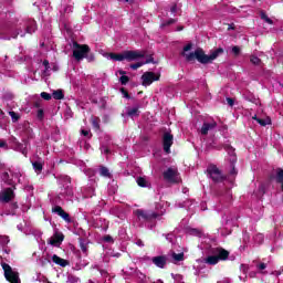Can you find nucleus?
<instances>
[{
	"instance_id": "6e6d98bb",
	"label": "nucleus",
	"mask_w": 283,
	"mask_h": 283,
	"mask_svg": "<svg viewBox=\"0 0 283 283\" xmlns=\"http://www.w3.org/2000/svg\"><path fill=\"white\" fill-rule=\"evenodd\" d=\"M191 231H192V233H195L196 235H200V230H198V229H192Z\"/></svg>"
},
{
	"instance_id": "6e6552de",
	"label": "nucleus",
	"mask_w": 283,
	"mask_h": 283,
	"mask_svg": "<svg viewBox=\"0 0 283 283\" xmlns=\"http://www.w3.org/2000/svg\"><path fill=\"white\" fill-rule=\"evenodd\" d=\"M17 189V186H11L9 188L2 189L0 191V202H3L8 205V202H12V199L17 197L14 193V190Z\"/></svg>"
},
{
	"instance_id": "864d4df0",
	"label": "nucleus",
	"mask_w": 283,
	"mask_h": 283,
	"mask_svg": "<svg viewBox=\"0 0 283 283\" xmlns=\"http://www.w3.org/2000/svg\"><path fill=\"white\" fill-rule=\"evenodd\" d=\"M258 269H259V271H264V269H266V263H260L258 265Z\"/></svg>"
},
{
	"instance_id": "4d7b16f0",
	"label": "nucleus",
	"mask_w": 283,
	"mask_h": 283,
	"mask_svg": "<svg viewBox=\"0 0 283 283\" xmlns=\"http://www.w3.org/2000/svg\"><path fill=\"white\" fill-rule=\"evenodd\" d=\"M182 30H185V27H184V25L177 27V32H182Z\"/></svg>"
},
{
	"instance_id": "c85d7f7f",
	"label": "nucleus",
	"mask_w": 283,
	"mask_h": 283,
	"mask_svg": "<svg viewBox=\"0 0 283 283\" xmlns=\"http://www.w3.org/2000/svg\"><path fill=\"white\" fill-rule=\"evenodd\" d=\"M32 166L35 172L41 174L43 171V164L41 161H34Z\"/></svg>"
},
{
	"instance_id": "a19ab883",
	"label": "nucleus",
	"mask_w": 283,
	"mask_h": 283,
	"mask_svg": "<svg viewBox=\"0 0 283 283\" xmlns=\"http://www.w3.org/2000/svg\"><path fill=\"white\" fill-rule=\"evenodd\" d=\"M84 59H86V61H87L88 63H92V62L95 61V57H94V54H93V53H86V55H85Z\"/></svg>"
},
{
	"instance_id": "4be33fe9",
	"label": "nucleus",
	"mask_w": 283,
	"mask_h": 283,
	"mask_svg": "<svg viewBox=\"0 0 283 283\" xmlns=\"http://www.w3.org/2000/svg\"><path fill=\"white\" fill-rule=\"evenodd\" d=\"M2 180L4 185H8L9 187H14L17 184H14V180L10 178V174L3 172L2 174Z\"/></svg>"
},
{
	"instance_id": "7c9ffc66",
	"label": "nucleus",
	"mask_w": 283,
	"mask_h": 283,
	"mask_svg": "<svg viewBox=\"0 0 283 283\" xmlns=\"http://www.w3.org/2000/svg\"><path fill=\"white\" fill-rule=\"evenodd\" d=\"M172 259L176 261V262H182V260H185V253L181 252V253H176L174 252L172 253Z\"/></svg>"
},
{
	"instance_id": "58836bf2",
	"label": "nucleus",
	"mask_w": 283,
	"mask_h": 283,
	"mask_svg": "<svg viewBox=\"0 0 283 283\" xmlns=\"http://www.w3.org/2000/svg\"><path fill=\"white\" fill-rule=\"evenodd\" d=\"M143 65H145L144 62H137V63L130 64V70H138L139 67H143Z\"/></svg>"
},
{
	"instance_id": "2eb2a0df",
	"label": "nucleus",
	"mask_w": 283,
	"mask_h": 283,
	"mask_svg": "<svg viewBox=\"0 0 283 283\" xmlns=\"http://www.w3.org/2000/svg\"><path fill=\"white\" fill-rule=\"evenodd\" d=\"M216 127H218V123L212 122V123H203L202 127H201V134L202 136H207V134H209V130L211 129H216Z\"/></svg>"
},
{
	"instance_id": "0eeeda50",
	"label": "nucleus",
	"mask_w": 283,
	"mask_h": 283,
	"mask_svg": "<svg viewBox=\"0 0 283 283\" xmlns=\"http://www.w3.org/2000/svg\"><path fill=\"white\" fill-rule=\"evenodd\" d=\"M135 216L138 218V220H144L145 222H151V220H156V218H158L160 214L151 210L137 209L135 211Z\"/></svg>"
},
{
	"instance_id": "f3484780",
	"label": "nucleus",
	"mask_w": 283,
	"mask_h": 283,
	"mask_svg": "<svg viewBox=\"0 0 283 283\" xmlns=\"http://www.w3.org/2000/svg\"><path fill=\"white\" fill-rule=\"evenodd\" d=\"M91 125L93 126V129H95V132L101 130V117L92 116L91 117Z\"/></svg>"
},
{
	"instance_id": "72a5a7b5",
	"label": "nucleus",
	"mask_w": 283,
	"mask_h": 283,
	"mask_svg": "<svg viewBox=\"0 0 283 283\" xmlns=\"http://www.w3.org/2000/svg\"><path fill=\"white\" fill-rule=\"evenodd\" d=\"M250 63L252 65H260L262 63V60L255 55L250 56Z\"/></svg>"
},
{
	"instance_id": "c9c22d12",
	"label": "nucleus",
	"mask_w": 283,
	"mask_h": 283,
	"mask_svg": "<svg viewBox=\"0 0 283 283\" xmlns=\"http://www.w3.org/2000/svg\"><path fill=\"white\" fill-rule=\"evenodd\" d=\"M261 19H263V21H265V23H269V25H273V20L271 18H269V15H266V13H262Z\"/></svg>"
},
{
	"instance_id": "2f4dec72",
	"label": "nucleus",
	"mask_w": 283,
	"mask_h": 283,
	"mask_svg": "<svg viewBox=\"0 0 283 283\" xmlns=\"http://www.w3.org/2000/svg\"><path fill=\"white\" fill-rule=\"evenodd\" d=\"M174 23H178V19L170 18L168 21L163 22L160 28H167L168 25H174Z\"/></svg>"
},
{
	"instance_id": "c03bdc74",
	"label": "nucleus",
	"mask_w": 283,
	"mask_h": 283,
	"mask_svg": "<svg viewBox=\"0 0 283 283\" xmlns=\"http://www.w3.org/2000/svg\"><path fill=\"white\" fill-rule=\"evenodd\" d=\"M33 107H35L36 109H41L42 107V101L41 99H38L33 103Z\"/></svg>"
},
{
	"instance_id": "9b49d317",
	"label": "nucleus",
	"mask_w": 283,
	"mask_h": 283,
	"mask_svg": "<svg viewBox=\"0 0 283 283\" xmlns=\"http://www.w3.org/2000/svg\"><path fill=\"white\" fill-rule=\"evenodd\" d=\"M52 213H56V216H60V218H62V220H63L64 222H67V223L72 222V218H70V213H67V212L63 209V207H61V206H55V207H53V208H52Z\"/></svg>"
},
{
	"instance_id": "bb28decb",
	"label": "nucleus",
	"mask_w": 283,
	"mask_h": 283,
	"mask_svg": "<svg viewBox=\"0 0 283 283\" xmlns=\"http://www.w3.org/2000/svg\"><path fill=\"white\" fill-rule=\"evenodd\" d=\"M52 96L55 101H63V98H65V94H63V90L54 91Z\"/></svg>"
},
{
	"instance_id": "f8f14e48",
	"label": "nucleus",
	"mask_w": 283,
	"mask_h": 283,
	"mask_svg": "<svg viewBox=\"0 0 283 283\" xmlns=\"http://www.w3.org/2000/svg\"><path fill=\"white\" fill-rule=\"evenodd\" d=\"M213 255H217L219 262L229 260V251L224 248H214L212 249Z\"/></svg>"
},
{
	"instance_id": "13d9d810",
	"label": "nucleus",
	"mask_w": 283,
	"mask_h": 283,
	"mask_svg": "<svg viewBox=\"0 0 283 283\" xmlns=\"http://www.w3.org/2000/svg\"><path fill=\"white\" fill-rule=\"evenodd\" d=\"M21 154H22L23 156H28V149H27V148H23V149L21 150Z\"/></svg>"
},
{
	"instance_id": "4c0bfd02",
	"label": "nucleus",
	"mask_w": 283,
	"mask_h": 283,
	"mask_svg": "<svg viewBox=\"0 0 283 283\" xmlns=\"http://www.w3.org/2000/svg\"><path fill=\"white\" fill-rule=\"evenodd\" d=\"M41 98H43L44 101H52V95L48 92H42L40 94Z\"/></svg>"
},
{
	"instance_id": "6ab92c4d",
	"label": "nucleus",
	"mask_w": 283,
	"mask_h": 283,
	"mask_svg": "<svg viewBox=\"0 0 283 283\" xmlns=\"http://www.w3.org/2000/svg\"><path fill=\"white\" fill-rule=\"evenodd\" d=\"M34 32H36V22L35 21L28 22L24 33L34 34Z\"/></svg>"
},
{
	"instance_id": "cd10ccee",
	"label": "nucleus",
	"mask_w": 283,
	"mask_h": 283,
	"mask_svg": "<svg viewBox=\"0 0 283 283\" xmlns=\"http://www.w3.org/2000/svg\"><path fill=\"white\" fill-rule=\"evenodd\" d=\"M9 116L11 117L12 123H19V120L21 119V115H19L14 111H10Z\"/></svg>"
},
{
	"instance_id": "09e8293b",
	"label": "nucleus",
	"mask_w": 283,
	"mask_h": 283,
	"mask_svg": "<svg viewBox=\"0 0 283 283\" xmlns=\"http://www.w3.org/2000/svg\"><path fill=\"white\" fill-rule=\"evenodd\" d=\"M170 12L172 14H176L178 12V4H174L171 8H170Z\"/></svg>"
},
{
	"instance_id": "f704fd0d",
	"label": "nucleus",
	"mask_w": 283,
	"mask_h": 283,
	"mask_svg": "<svg viewBox=\"0 0 283 283\" xmlns=\"http://www.w3.org/2000/svg\"><path fill=\"white\" fill-rule=\"evenodd\" d=\"M36 118L38 120H43V118H45V112L43 111V108L38 109Z\"/></svg>"
},
{
	"instance_id": "ddd939ff",
	"label": "nucleus",
	"mask_w": 283,
	"mask_h": 283,
	"mask_svg": "<svg viewBox=\"0 0 283 283\" xmlns=\"http://www.w3.org/2000/svg\"><path fill=\"white\" fill-rule=\"evenodd\" d=\"M153 264L158 269H165L167 266V256L166 255H157L151 259Z\"/></svg>"
},
{
	"instance_id": "473e14b6",
	"label": "nucleus",
	"mask_w": 283,
	"mask_h": 283,
	"mask_svg": "<svg viewBox=\"0 0 283 283\" xmlns=\"http://www.w3.org/2000/svg\"><path fill=\"white\" fill-rule=\"evenodd\" d=\"M10 243V237L0 235V247H6Z\"/></svg>"
},
{
	"instance_id": "37998d69",
	"label": "nucleus",
	"mask_w": 283,
	"mask_h": 283,
	"mask_svg": "<svg viewBox=\"0 0 283 283\" xmlns=\"http://www.w3.org/2000/svg\"><path fill=\"white\" fill-rule=\"evenodd\" d=\"M143 63H144V65H149V63H156V62L154 61V55H149V56L146 59V61H144Z\"/></svg>"
},
{
	"instance_id": "603ef678",
	"label": "nucleus",
	"mask_w": 283,
	"mask_h": 283,
	"mask_svg": "<svg viewBox=\"0 0 283 283\" xmlns=\"http://www.w3.org/2000/svg\"><path fill=\"white\" fill-rule=\"evenodd\" d=\"M11 209H12V211H17V209H19V203L18 202H12L11 203Z\"/></svg>"
},
{
	"instance_id": "338daca9",
	"label": "nucleus",
	"mask_w": 283,
	"mask_h": 283,
	"mask_svg": "<svg viewBox=\"0 0 283 283\" xmlns=\"http://www.w3.org/2000/svg\"><path fill=\"white\" fill-rule=\"evenodd\" d=\"M138 244H139V245L143 244V241H138Z\"/></svg>"
},
{
	"instance_id": "8fccbe9b",
	"label": "nucleus",
	"mask_w": 283,
	"mask_h": 283,
	"mask_svg": "<svg viewBox=\"0 0 283 283\" xmlns=\"http://www.w3.org/2000/svg\"><path fill=\"white\" fill-rule=\"evenodd\" d=\"M42 65H44L45 72H48V70H50V61L44 60L43 63H42Z\"/></svg>"
},
{
	"instance_id": "423d86ee",
	"label": "nucleus",
	"mask_w": 283,
	"mask_h": 283,
	"mask_svg": "<svg viewBox=\"0 0 283 283\" xmlns=\"http://www.w3.org/2000/svg\"><path fill=\"white\" fill-rule=\"evenodd\" d=\"M163 176L164 180H166L167 182H172V185H178L179 182H182L178 169L168 168L166 171L163 172Z\"/></svg>"
},
{
	"instance_id": "5701e85b",
	"label": "nucleus",
	"mask_w": 283,
	"mask_h": 283,
	"mask_svg": "<svg viewBox=\"0 0 283 283\" xmlns=\"http://www.w3.org/2000/svg\"><path fill=\"white\" fill-rule=\"evenodd\" d=\"M136 182L138 187L147 188L150 186L149 181L145 177H137Z\"/></svg>"
},
{
	"instance_id": "052dcab7",
	"label": "nucleus",
	"mask_w": 283,
	"mask_h": 283,
	"mask_svg": "<svg viewBox=\"0 0 283 283\" xmlns=\"http://www.w3.org/2000/svg\"><path fill=\"white\" fill-rule=\"evenodd\" d=\"M17 30H18V32H20L21 38L25 36V33H23V31L21 29H17Z\"/></svg>"
},
{
	"instance_id": "0e129e2a",
	"label": "nucleus",
	"mask_w": 283,
	"mask_h": 283,
	"mask_svg": "<svg viewBox=\"0 0 283 283\" xmlns=\"http://www.w3.org/2000/svg\"><path fill=\"white\" fill-rule=\"evenodd\" d=\"M224 149L229 150V149H233V147H231V145H226Z\"/></svg>"
},
{
	"instance_id": "412c9836",
	"label": "nucleus",
	"mask_w": 283,
	"mask_h": 283,
	"mask_svg": "<svg viewBox=\"0 0 283 283\" xmlns=\"http://www.w3.org/2000/svg\"><path fill=\"white\" fill-rule=\"evenodd\" d=\"M253 120H256V123H259V125H261V127H266V125H271V118H260L258 117V115H254L253 117Z\"/></svg>"
},
{
	"instance_id": "9d476101",
	"label": "nucleus",
	"mask_w": 283,
	"mask_h": 283,
	"mask_svg": "<svg viewBox=\"0 0 283 283\" xmlns=\"http://www.w3.org/2000/svg\"><path fill=\"white\" fill-rule=\"evenodd\" d=\"M171 145H174V135L171 133H164L163 147L166 154H171Z\"/></svg>"
},
{
	"instance_id": "dca6fc26",
	"label": "nucleus",
	"mask_w": 283,
	"mask_h": 283,
	"mask_svg": "<svg viewBox=\"0 0 283 283\" xmlns=\"http://www.w3.org/2000/svg\"><path fill=\"white\" fill-rule=\"evenodd\" d=\"M52 262H54V264H57V266H62V268H65V266H67V264H70V261L62 259L61 256H59L56 254H53Z\"/></svg>"
},
{
	"instance_id": "79ce46f5",
	"label": "nucleus",
	"mask_w": 283,
	"mask_h": 283,
	"mask_svg": "<svg viewBox=\"0 0 283 283\" xmlns=\"http://www.w3.org/2000/svg\"><path fill=\"white\" fill-rule=\"evenodd\" d=\"M240 52H241L240 46H233V48H232V54H233L234 56H240Z\"/></svg>"
},
{
	"instance_id": "20e7f679",
	"label": "nucleus",
	"mask_w": 283,
	"mask_h": 283,
	"mask_svg": "<svg viewBox=\"0 0 283 283\" xmlns=\"http://www.w3.org/2000/svg\"><path fill=\"white\" fill-rule=\"evenodd\" d=\"M1 268L4 273V279L9 283H21V277H19V273L12 270V266L8 263H1Z\"/></svg>"
},
{
	"instance_id": "aec40b11",
	"label": "nucleus",
	"mask_w": 283,
	"mask_h": 283,
	"mask_svg": "<svg viewBox=\"0 0 283 283\" xmlns=\"http://www.w3.org/2000/svg\"><path fill=\"white\" fill-rule=\"evenodd\" d=\"M126 114L130 118H134V116H140V106L137 105V106H135L133 108H128Z\"/></svg>"
},
{
	"instance_id": "b1692460",
	"label": "nucleus",
	"mask_w": 283,
	"mask_h": 283,
	"mask_svg": "<svg viewBox=\"0 0 283 283\" xmlns=\"http://www.w3.org/2000/svg\"><path fill=\"white\" fill-rule=\"evenodd\" d=\"M276 182L281 185V189L283 191V169L282 168L276 169Z\"/></svg>"
},
{
	"instance_id": "1a4fd4ad",
	"label": "nucleus",
	"mask_w": 283,
	"mask_h": 283,
	"mask_svg": "<svg viewBox=\"0 0 283 283\" xmlns=\"http://www.w3.org/2000/svg\"><path fill=\"white\" fill-rule=\"evenodd\" d=\"M142 85L144 87H147L149 85H151V83L156 82V81H160V74H156L151 71H147L142 75Z\"/></svg>"
},
{
	"instance_id": "774afa93",
	"label": "nucleus",
	"mask_w": 283,
	"mask_h": 283,
	"mask_svg": "<svg viewBox=\"0 0 283 283\" xmlns=\"http://www.w3.org/2000/svg\"><path fill=\"white\" fill-rule=\"evenodd\" d=\"M124 1H126V3H129V0H124Z\"/></svg>"
},
{
	"instance_id": "39448f33",
	"label": "nucleus",
	"mask_w": 283,
	"mask_h": 283,
	"mask_svg": "<svg viewBox=\"0 0 283 283\" xmlns=\"http://www.w3.org/2000/svg\"><path fill=\"white\" fill-rule=\"evenodd\" d=\"M207 174L214 182H224V180H227V176L222 174V170L216 165L208 166Z\"/></svg>"
},
{
	"instance_id": "69168bd1",
	"label": "nucleus",
	"mask_w": 283,
	"mask_h": 283,
	"mask_svg": "<svg viewBox=\"0 0 283 283\" xmlns=\"http://www.w3.org/2000/svg\"><path fill=\"white\" fill-rule=\"evenodd\" d=\"M260 191H261V193H264V188L261 187V188H260Z\"/></svg>"
},
{
	"instance_id": "f03ea898",
	"label": "nucleus",
	"mask_w": 283,
	"mask_h": 283,
	"mask_svg": "<svg viewBox=\"0 0 283 283\" xmlns=\"http://www.w3.org/2000/svg\"><path fill=\"white\" fill-rule=\"evenodd\" d=\"M108 56L112 61H127L128 63H132V61L145 59V51H124L122 53H109Z\"/></svg>"
},
{
	"instance_id": "393cba45",
	"label": "nucleus",
	"mask_w": 283,
	"mask_h": 283,
	"mask_svg": "<svg viewBox=\"0 0 283 283\" xmlns=\"http://www.w3.org/2000/svg\"><path fill=\"white\" fill-rule=\"evenodd\" d=\"M218 262H220V261H219L217 254H214V255H209V256H207V259H206V263H207V264H210L211 266H214V264H218Z\"/></svg>"
},
{
	"instance_id": "e433bc0d",
	"label": "nucleus",
	"mask_w": 283,
	"mask_h": 283,
	"mask_svg": "<svg viewBox=\"0 0 283 283\" xmlns=\"http://www.w3.org/2000/svg\"><path fill=\"white\" fill-rule=\"evenodd\" d=\"M119 83H120L122 85H127V83H129V76H127V75H122V76L119 77Z\"/></svg>"
},
{
	"instance_id": "a878e982",
	"label": "nucleus",
	"mask_w": 283,
	"mask_h": 283,
	"mask_svg": "<svg viewBox=\"0 0 283 283\" xmlns=\"http://www.w3.org/2000/svg\"><path fill=\"white\" fill-rule=\"evenodd\" d=\"M80 249L83 253H87V244L88 242L84 238H78Z\"/></svg>"
},
{
	"instance_id": "5fc2aeb1",
	"label": "nucleus",
	"mask_w": 283,
	"mask_h": 283,
	"mask_svg": "<svg viewBox=\"0 0 283 283\" xmlns=\"http://www.w3.org/2000/svg\"><path fill=\"white\" fill-rule=\"evenodd\" d=\"M82 136H90V130L82 129Z\"/></svg>"
},
{
	"instance_id": "7ed1b4c3",
	"label": "nucleus",
	"mask_w": 283,
	"mask_h": 283,
	"mask_svg": "<svg viewBox=\"0 0 283 283\" xmlns=\"http://www.w3.org/2000/svg\"><path fill=\"white\" fill-rule=\"evenodd\" d=\"M92 52V49H90V45L87 44H78V42H73V59L75 61L81 62L87 54Z\"/></svg>"
},
{
	"instance_id": "3c124183",
	"label": "nucleus",
	"mask_w": 283,
	"mask_h": 283,
	"mask_svg": "<svg viewBox=\"0 0 283 283\" xmlns=\"http://www.w3.org/2000/svg\"><path fill=\"white\" fill-rule=\"evenodd\" d=\"M104 242H114V238H112V235L107 234L104 237Z\"/></svg>"
},
{
	"instance_id": "f257e3e1",
	"label": "nucleus",
	"mask_w": 283,
	"mask_h": 283,
	"mask_svg": "<svg viewBox=\"0 0 283 283\" xmlns=\"http://www.w3.org/2000/svg\"><path fill=\"white\" fill-rule=\"evenodd\" d=\"M192 48L193 44L188 43L184 46V52H181V56H185L188 63L197 60L198 63H201V65H209V63H213V61H216V59H218L220 54H224V49L222 48L216 49L211 52L210 55H207L205 53V50H202L201 48L195 50V52L187 54L186 52H189Z\"/></svg>"
},
{
	"instance_id": "e2e57ef3",
	"label": "nucleus",
	"mask_w": 283,
	"mask_h": 283,
	"mask_svg": "<svg viewBox=\"0 0 283 283\" xmlns=\"http://www.w3.org/2000/svg\"><path fill=\"white\" fill-rule=\"evenodd\" d=\"M65 182H72L71 178L69 176H64Z\"/></svg>"
},
{
	"instance_id": "a211bd4d",
	"label": "nucleus",
	"mask_w": 283,
	"mask_h": 283,
	"mask_svg": "<svg viewBox=\"0 0 283 283\" xmlns=\"http://www.w3.org/2000/svg\"><path fill=\"white\" fill-rule=\"evenodd\" d=\"M235 163H238V158L235 156H232L230 158L231 170L229 171V176H235L238 174V169H235Z\"/></svg>"
},
{
	"instance_id": "4468645a",
	"label": "nucleus",
	"mask_w": 283,
	"mask_h": 283,
	"mask_svg": "<svg viewBox=\"0 0 283 283\" xmlns=\"http://www.w3.org/2000/svg\"><path fill=\"white\" fill-rule=\"evenodd\" d=\"M65 240V235L61 232H55L53 237L50 239L49 244L52 247H59Z\"/></svg>"
},
{
	"instance_id": "de8ad7c7",
	"label": "nucleus",
	"mask_w": 283,
	"mask_h": 283,
	"mask_svg": "<svg viewBox=\"0 0 283 283\" xmlns=\"http://www.w3.org/2000/svg\"><path fill=\"white\" fill-rule=\"evenodd\" d=\"M0 148H6V149H8V143L6 142V140H3V139H0Z\"/></svg>"
},
{
	"instance_id": "49530a36",
	"label": "nucleus",
	"mask_w": 283,
	"mask_h": 283,
	"mask_svg": "<svg viewBox=\"0 0 283 283\" xmlns=\"http://www.w3.org/2000/svg\"><path fill=\"white\" fill-rule=\"evenodd\" d=\"M227 103H228V105H230V107H233V105H235V99H233L231 97H227Z\"/></svg>"
},
{
	"instance_id": "ea45409f",
	"label": "nucleus",
	"mask_w": 283,
	"mask_h": 283,
	"mask_svg": "<svg viewBox=\"0 0 283 283\" xmlns=\"http://www.w3.org/2000/svg\"><path fill=\"white\" fill-rule=\"evenodd\" d=\"M120 93L123 94L124 98H132V96L129 95V92H127V88L122 87L119 88Z\"/></svg>"
},
{
	"instance_id": "c756f323",
	"label": "nucleus",
	"mask_w": 283,
	"mask_h": 283,
	"mask_svg": "<svg viewBox=\"0 0 283 283\" xmlns=\"http://www.w3.org/2000/svg\"><path fill=\"white\" fill-rule=\"evenodd\" d=\"M99 174L101 176H104V178H109V176H112V174H109V169L105 166L99 168Z\"/></svg>"
},
{
	"instance_id": "680f3d73",
	"label": "nucleus",
	"mask_w": 283,
	"mask_h": 283,
	"mask_svg": "<svg viewBox=\"0 0 283 283\" xmlns=\"http://www.w3.org/2000/svg\"><path fill=\"white\" fill-rule=\"evenodd\" d=\"M118 74H120V76H125V74H127V72L123 71V70H119L118 71Z\"/></svg>"
},
{
	"instance_id": "a18cd8bd",
	"label": "nucleus",
	"mask_w": 283,
	"mask_h": 283,
	"mask_svg": "<svg viewBox=\"0 0 283 283\" xmlns=\"http://www.w3.org/2000/svg\"><path fill=\"white\" fill-rule=\"evenodd\" d=\"M19 34H21V32H19V30L12 31L11 39H19Z\"/></svg>"
},
{
	"instance_id": "bf43d9fd",
	"label": "nucleus",
	"mask_w": 283,
	"mask_h": 283,
	"mask_svg": "<svg viewBox=\"0 0 283 283\" xmlns=\"http://www.w3.org/2000/svg\"><path fill=\"white\" fill-rule=\"evenodd\" d=\"M104 154L106 155L112 154V150H109L107 147H104Z\"/></svg>"
}]
</instances>
